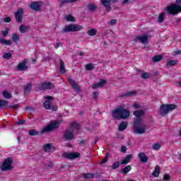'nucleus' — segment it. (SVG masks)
<instances>
[{
    "instance_id": "nucleus-1",
    "label": "nucleus",
    "mask_w": 181,
    "mask_h": 181,
    "mask_svg": "<svg viewBox=\"0 0 181 181\" xmlns=\"http://www.w3.org/2000/svg\"><path fill=\"white\" fill-rule=\"evenodd\" d=\"M134 115L136 117L134 120V129L135 134H138L139 135H142V134H145L146 132V124L142 120L141 117L145 115V112L142 110H135L134 112Z\"/></svg>"
},
{
    "instance_id": "nucleus-2",
    "label": "nucleus",
    "mask_w": 181,
    "mask_h": 181,
    "mask_svg": "<svg viewBox=\"0 0 181 181\" xmlns=\"http://www.w3.org/2000/svg\"><path fill=\"white\" fill-rule=\"evenodd\" d=\"M131 115V112L128 109L124 108L122 105L118 106L112 112V116L115 119H128Z\"/></svg>"
},
{
    "instance_id": "nucleus-3",
    "label": "nucleus",
    "mask_w": 181,
    "mask_h": 181,
    "mask_svg": "<svg viewBox=\"0 0 181 181\" xmlns=\"http://www.w3.org/2000/svg\"><path fill=\"white\" fill-rule=\"evenodd\" d=\"M176 4H173L167 8L169 15H177L181 13V0H176Z\"/></svg>"
},
{
    "instance_id": "nucleus-4",
    "label": "nucleus",
    "mask_w": 181,
    "mask_h": 181,
    "mask_svg": "<svg viewBox=\"0 0 181 181\" xmlns=\"http://www.w3.org/2000/svg\"><path fill=\"white\" fill-rule=\"evenodd\" d=\"M83 29V25H78V24H69L65 25L62 30V33H73L74 32H78Z\"/></svg>"
},
{
    "instance_id": "nucleus-5",
    "label": "nucleus",
    "mask_w": 181,
    "mask_h": 181,
    "mask_svg": "<svg viewBox=\"0 0 181 181\" xmlns=\"http://www.w3.org/2000/svg\"><path fill=\"white\" fill-rule=\"evenodd\" d=\"M176 108H177V105H162L160 107L158 112L162 117H166L168 113L170 112V111H173V110H176Z\"/></svg>"
},
{
    "instance_id": "nucleus-6",
    "label": "nucleus",
    "mask_w": 181,
    "mask_h": 181,
    "mask_svg": "<svg viewBox=\"0 0 181 181\" xmlns=\"http://www.w3.org/2000/svg\"><path fill=\"white\" fill-rule=\"evenodd\" d=\"M60 127V121L55 120L50 122V124L44 127L41 130V134H45V132H52V131H54V129H57Z\"/></svg>"
},
{
    "instance_id": "nucleus-7",
    "label": "nucleus",
    "mask_w": 181,
    "mask_h": 181,
    "mask_svg": "<svg viewBox=\"0 0 181 181\" xmlns=\"http://www.w3.org/2000/svg\"><path fill=\"white\" fill-rule=\"evenodd\" d=\"M12 163H13V160L12 159V158L8 157L6 158L1 166L2 172H8L9 170H12L13 169Z\"/></svg>"
},
{
    "instance_id": "nucleus-8",
    "label": "nucleus",
    "mask_w": 181,
    "mask_h": 181,
    "mask_svg": "<svg viewBox=\"0 0 181 181\" xmlns=\"http://www.w3.org/2000/svg\"><path fill=\"white\" fill-rule=\"evenodd\" d=\"M14 16L17 23H22V21L23 20V8H18Z\"/></svg>"
},
{
    "instance_id": "nucleus-9",
    "label": "nucleus",
    "mask_w": 181,
    "mask_h": 181,
    "mask_svg": "<svg viewBox=\"0 0 181 181\" xmlns=\"http://www.w3.org/2000/svg\"><path fill=\"white\" fill-rule=\"evenodd\" d=\"M148 35L145 34H142L141 35H136L135 37V42H140V43H142L143 45H146L148 43Z\"/></svg>"
},
{
    "instance_id": "nucleus-10",
    "label": "nucleus",
    "mask_w": 181,
    "mask_h": 181,
    "mask_svg": "<svg viewBox=\"0 0 181 181\" xmlns=\"http://www.w3.org/2000/svg\"><path fill=\"white\" fill-rule=\"evenodd\" d=\"M26 63H28V59H23L21 62H20L17 66V71H27L29 68L28 67V66H26Z\"/></svg>"
},
{
    "instance_id": "nucleus-11",
    "label": "nucleus",
    "mask_w": 181,
    "mask_h": 181,
    "mask_svg": "<svg viewBox=\"0 0 181 181\" xmlns=\"http://www.w3.org/2000/svg\"><path fill=\"white\" fill-rule=\"evenodd\" d=\"M46 100L44 102L43 105L46 110H50L52 108V103L50 101H53L54 98L46 95L45 96Z\"/></svg>"
},
{
    "instance_id": "nucleus-12",
    "label": "nucleus",
    "mask_w": 181,
    "mask_h": 181,
    "mask_svg": "<svg viewBox=\"0 0 181 181\" xmlns=\"http://www.w3.org/2000/svg\"><path fill=\"white\" fill-rule=\"evenodd\" d=\"M64 158L66 159H77V158H80L81 156V154L78 152L75 153H66L64 154Z\"/></svg>"
},
{
    "instance_id": "nucleus-13",
    "label": "nucleus",
    "mask_w": 181,
    "mask_h": 181,
    "mask_svg": "<svg viewBox=\"0 0 181 181\" xmlns=\"http://www.w3.org/2000/svg\"><path fill=\"white\" fill-rule=\"evenodd\" d=\"M54 86L52 84L51 82H45L40 84V86L38 87L39 90H50L51 88H53Z\"/></svg>"
},
{
    "instance_id": "nucleus-14",
    "label": "nucleus",
    "mask_w": 181,
    "mask_h": 181,
    "mask_svg": "<svg viewBox=\"0 0 181 181\" xmlns=\"http://www.w3.org/2000/svg\"><path fill=\"white\" fill-rule=\"evenodd\" d=\"M64 138L66 141H71V139H74V138L76 137L74 136V134H73V132H71V131L67 129L64 132Z\"/></svg>"
},
{
    "instance_id": "nucleus-15",
    "label": "nucleus",
    "mask_w": 181,
    "mask_h": 181,
    "mask_svg": "<svg viewBox=\"0 0 181 181\" xmlns=\"http://www.w3.org/2000/svg\"><path fill=\"white\" fill-rule=\"evenodd\" d=\"M30 8L33 9V11H35V12H39L42 7L39 1H33L30 4Z\"/></svg>"
},
{
    "instance_id": "nucleus-16",
    "label": "nucleus",
    "mask_w": 181,
    "mask_h": 181,
    "mask_svg": "<svg viewBox=\"0 0 181 181\" xmlns=\"http://www.w3.org/2000/svg\"><path fill=\"white\" fill-rule=\"evenodd\" d=\"M105 84H107V81L104 79H101L99 81V83L92 85V88L93 90H95V88H99L100 87H103V86H105Z\"/></svg>"
},
{
    "instance_id": "nucleus-17",
    "label": "nucleus",
    "mask_w": 181,
    "mask_h": 181,
    "mask_svg": "<svg viewBox=\"0 0 181 181\" xmlns=\"http://www.w3.org/2000/svg\"><path fill=\"white\" fill-rule=\"evenodd\" d=\"M139 159L141 162V163H146L148 160V156L145 154V153L141 152L139 153Z\"/></svg>"
},
{
    "instance_id": "nucleus-18",
    "label": "nucleus",
    "mask_w": 181,
    "mask_h": 181,
    "mask_svg": "<svg viewBox=\"0 0 181 181\" xmlns=\"http://www.w3.org/2000/svg\"><path fill=\"white\" fill-rule=\"evenodd\" d=\"M102 4L105 8H106V11L110 12L111 11V1L110 0H102Z\"/></svg>"
},
{
    "instance_id": "nucleus-19",
    "label": "nucleus",
    "mask_w": 181,
    "mask_h": 181,
    "mask_svg": "<svg viewBox=\"0 0 181 181\" xmlns=\"http://www.w3.org/2000/svg\"><path fill=\"white\" fill-rule=\"evenodd\" d=\"M29 30H30V25H21L19 28L21 33H27Z\"/></svg>"
},
{
    "instance_id": "nucleus-20",
    "label": "nucleus",
    "mask_w": 181,
    "mask_h": 181,
    "mask_svg": "<svg viewBox=\"0 0 181 181\" xmlns=\"http://www.w3.org/2000/svg\"><path fill=\"white\" fill-rule=\"evenodd\" d=\"M59 73L64 74L66 73V67L64 66V62L63 59H59Z\"/></svg>"
},
{
    "instance_id": "nucleus-21",
    "label": "nucleus",
    "mask_w": 181,
    "mask_h": 181,
    "mask_svg": "<svg viewBox=\"0 0 181 181\" xmlns=\"http://www.w3.org/2000/svg\"><path fill=\"white\" fill-rule=\"evenodd\" d=\"M136 94H138V91H136V90L130 91V92H127V93H124L123 95H122V97L123 98H126L127 97H132L134 95H136Z\"/></svg>"
},
{
    "instance_id": "nucleus-22",
    "label": "nucleus",
    "mask_w": 181,
    "mask_h": 181,
    "mask_svg": "<svg viewBox=\"0 0 181 181\" xmlns=\"http://www.w3.org/2000/svg\"><path fill=\"white\" fill-rule=\"evenodd\" d=\"M128 128V122H122L119 125V131L122 132L125 131Z\"/></svg>"
},
{
    "instance_id": "nucleus-23",
    "label": "nucleus",
    "mask_w": 181,
    "mask_h": 181,
    "mask_svg": "<svg viewBox=\"0 0 181 181\" xmlns=\"http://www.w3.org/2000/svg\"><path fill=\"white\" fill-rule=\"evenodd\" d=\"M132 158V155L128 154L126 158L120 163L121 165H127L129 163L131 159Z\"/></svg>"
},
{
    "instance_id": "nucleus-24",
    "label": "nucleus",
    "mask_w": 181,
    "mask_h": 181,
    "mask_svg": "<svg viewBox=\"0 0 181 181\" xmlns=\"http://www.w3.org/2000/svg\"><path fill=\"white\" fill-rule=\"evenodd\" d=\"M160 173V167L159 165L156 166L155 170L153 173V177H159Z\"/></svg>"
},
{
    "instance_id": "nucleus-25",
    "label": "nucleus",
    "mask_w": 181,
    "mask_h": 181,
    "mask_svg": "<svg viewBox=\"0 0 181 181\" xmlns=\"http://www.w3.org/2000/svg\"><path fill=\"white\" fill-rule=\"evenodd\" d=\"M52 149H54V146L52 145V144H47L44 146L45 152H50Z\"/></svg>"
},
{
    "instance_id": "nucleus-26",
    "label": "nucleus",
    "mask_w": 181,
    "mask_h": 181,
    "mask_svg": "<svg viewBox=\"0 0 181 181\" xmlns=\"http://www.w3.org/2000/svg\"><path fill=\"white\" fill-rule=\"evenodd\" d=\"M76 1L77 0H62L59 4V8H62L64 5H66V4H72Z\"/></svg>"
},
{
    "instance_id": "nucleus-27",
    "label": "nucleus",
    "mask_w": 181,
    "mask_h": 181,
    "mask_svg": "<svg viewBox=\"0 0 181 181\" xmlns=\"http://www.w3.org/2000/svg\"><path fill=\"white\" fill-rule=\"evenodd\" d=\"M131 169H132V167H131V165H127L122 168L121 172L123 173V175H127L131 170Z\"/></svg>"
},
{
    "instance_id": "nucleus-28",
    "label": "nucleus",
    "mask_w": 181,
    "mask_h": 181,
    "mask_svg": "<svg viewBox=\"0 0 181 181\" xmlns=\"http://www.w3.org/2000/svg\"><path fill=\"white\" fill-rule=\"evenodd\" d=\"M0 43L5 45L6 46H11V45H12V41L6 40L4 38H0Z\"/></svg>"
},
{
    "instance_id": "nucleus-29",
    "label": "nucleus",
    "mask_w": 181,
    "mask_h": 181,
    "mask_svg": "<svg viewBox=\"0 0 181 181\" xmlns=\"http://www.w3.org/2000/svg\"><path fill=\"white\" fill-rule=\"evenodd\" d=\"M163 56L159 54V55H156L153 57L152 60L154 63H158L159 62H160L163 59Z\"/></svg>"
},
{
    "instance_id": "nucleus-30",
    "label": "nucleus",
    "mask_w": 181,
    "mask_h": 181,
    "mask_svg": "<svg viewBox=\"0 0 181 181\" xmlns=\"http://www.w3.org/2000/svg\"><path fill=\"white\" fill-rule=\"evenodd\" d=\"M87 9L89 12H94L95 9H97V6L95 4H90L87 6Z\"/></svg>"
},
{
    "instance_id": "nucleus-31",
    "label": "nucleus",
    "mask_w": 181,
    "mask_h": 181,
    "mask_svg": "<svg viewBox=\"0 0 181 181\" xmlns=\"http://www.w3.org/2000/svg\"><path fill=\"white\" fill-rule=\"evenodd\" d=\"M177 63H178L177 59L170 60L167 62V66H176Z\"/></svg>"
},
{
    "instance_id": "nucleus-32",
    "label": "nucleus",
    "mask_w": 181,
    "mask_h": 181,
    "mask_svg": "<svg viewBox=\"0 0 181 181\" xmlns=\"http://www.w3.org/2000/svg\"><path fill=\"white\" fill-rule=\"evenodd\" d=\"M30 90H32V85L30 83H28L25 88L24 95H26L30 91Z\"/></svg>"
},
{
    "instance_id": "nucleus-33",
    "label": "nucleus",
    "mask_w": 181,
    "mask_h": 181,
    "mask_svg": "<svg viewBox=\"0 0 181 181\" xmlns=\"http://www.w3.org/2000/svg\"><path fill=\"white\" fill-rule=\"evenodd\" d=\"M71 87L75 91H76V93H81V88H80L78 84L75 83Z\"/></svg>"
},
{
    "instance_id": "nucleus-34",
    "label": "nucleus",
    "mask_w": 181,
    "mask_h": 181,
    "mask_svg": "<svg viewBox=\"0 0 181 181\" xmlns=\"http://www.w3.org/2000/svg\"><path fill=\"white\" fill-rule=\"evenodd\" d=\"M3 59H6V60H9L12 59V53L6 52L3 54Z\"/></svg>"
},
{
    "instance_id": "nucleus-35",
    "label": "nucleus",
    "mask_w": 181,
    "mask_h": 181,
    "mask_svg": "<svg viewBox=\"0 0 181 181\" xmlns=\"http://www.w3.org/2000/svg\"><path fill=\"white\" fill-rule=\"evenodd\" d=\"M165 21V13H161L158 16V22L162 23Z\"/></svg>"
},
{
    "instance_id": "nucleus-36",
    "label": "nucleus",
    "mask_w": 181,
    "mask_h": 181,
    "mask_svg": "<svg viewBox=\"0 0 181 181\" xmlns=\"http://www.w3.org/2000/svg\"><path fill=\"white\" fill-rule=\"evenodd\" d=\"M70 126L75 129H80V124L76 122H72L70 123Z\"/></svg>"
},
{
    "instance_id": "nucleus-37",
    "label": "nucleus",
    "mask_w": 181,
    "mask_h": 181,
    "mask_svg": "<svg viewBox=\"0 0 181 181\" xmlns=\"http://www.w3.org/2000/svg\"><path fill=\"white\" fill-rule=\"evenodd\" d=\"M82 176L83 178H85L86 180L87 179H91V177H94V174H91V173H83Z\"/></svg>"
},
{
    "instance_id": "nucleus-38",
    "label": "nucleus",
    "mask_w": 181,
    "mask_h": 181,
    "mask_svg": "<svg viewBox=\"0 0 181 181\" xmlns=\"http://www.w3.org/2000/svg\"><path fill=\"white\" fill-rule=\"evenodd\" d=\"M29 135L30 136H36L39 135V132L36 131V129H31L29 131Z\"/></svg>"
},
{
    "instance_id": "nucleus-39",
    "label": "nucleus",
    "mask_w": 181,
    "mask_h": 181,
    "mask_svg": "<svg viewBox=\"0 0 181 181\" xmlns=\"http://www.w3.org/2000/svg\"><path fill=\"white\" fill-rule=\"evenodd\" d=\"M89 36H95L97 35V30L94 28H92L88 31Z\"/></svg>"
},
{
    "instance_id": "nucleus-40",
    "label": "nucleus",
    "mask_w": 181,
    "mask_h": 181,
    "mask_svg": "<svg viewBox=\"0 0 181 181\" xmlns=\"http://www.w3.org/2000/svg\"><path fill=\"white\" fill-rule=\"evenodd\" d=\"M161 146L162 145L160 144V143H156L153 145V151H159Z\"/></svg>"
},
{
    "instance_id": "nucleus-41",
    "label": "nucleus",
    "mask_w": 181,
    "mask_h": 181,
    "mask_svg": "<svg viewBox=\"0 0 181 181\" xmlns=\"http://www.w3.org/2000/svg\"><path fill=\"white\" fill-rule=\"evenodd\" d=\"M66 19L68 22H76V18L70 14L66 16Z\"/></svg>"
},
{
    "instance_id": "nucleus-42",
    "label": "nucleus",
    "mask_w": 181,
    "mask_h": 181,
    "mask_svg": "<svg viewBox=\"0 0 181 181\" xmlns=\"http://www.w3.org/2000/svg\"><path fill=\"white\" fill-rule=\"evenodd\" d=\"M109 156H110L108 154H106L105 156L104 159L100 163V166H103V165H105V163H107V162H108V157Z\"/></svg>"
},
{
    "instance_id": "nucleus-43",
    "label": "nucleus",
    "mask_w": 181,
    "mask_h": 181,
    "mask_svg": "<svg viewBox=\"0 0 181 181\" xmlns=\"http://www.w3.org/2000/svg\"><path fill=\"white\" fill-rule=\"evenodd\" d=\"M6 105H8V101L0 99V108H4Z\"/></svg>"
},
{
    "instance_id": "nucleus-44",
    "label": "nucleus",
    "mask_w": 181,
    "mask_h": 181,
    "mask_svg": "<svg viewBox=\"0 0 181 181\" xmlns=\"http://www.w3.org/2000/svg\"><path fill=\"white\" fill-rule=\"evenodd\" d=\"M3 96L4 97V98H7L8 100L12 98V95L6 91L3 92Z\"/></svg>"
},
{
    "instance_id": "nucleus-45",
    "label": "nucleus",
    "mask_w": 181,
    "mask_h": 181,
    "mask_svg": "<svg viewBox=\"0 0 181 181\" xmlns=\"http://www.w3.org/2000/svg\"><path fill=\"white\" fill-rule=\"evenodd\" d=\"M13 42H19V35L16 33L12 35Z\"/></svg>"
},
{
    "instance_id": "nucleus-46",
    "label": "nucleus",
    "mask_w": 181,
    "mask_h": 181,
    "mask_svg": "<svg viewBox=\"0 0 181 181\" xmlns=\"http://www.w3.org/2000/svg\"><path fill=\"white\" fill-rule=\"evenodd\" d=\"M119 161H116L112 165V169L115 170L119 168Z\"/></svg>"
},
{
    "instance_id": "nucleus-47",
    "label": "nucleus",
    "mask_w": 181,
    "mask_h": 181,
    "mask_svg": "<svg viewBox=\"0 0 181 181\" xmlns=\"http://www.w3.org/2000/svg\"><path fill=\"white\" fill-rule=\"evenodd\" d=\"M86 69L88 70V71L91 70H94V65H93V64H88L86 66Z\"/></svg>"
},
{
    "instance_id": "nucleus-48",
    "label": "nucleus",
    "mask_w": 181,
    "mask_h": 181,
    "mask_svg": "<svg viewBox=\"0 0 181 181\" xmlns=\"http://www.w3.org/2000/svg\"><path fill=\"white\" fill-rule=\"evenodd\" d=\"M1 33L4 37H6L8 33H9V28H6L4 31H1Z\"/></svg>"
},
{
    "instance_id": "nucleus-49",
    "label": "nucleus",
    "mask_w": 181,
    "mask_h": 181,
    "mask_svg": "<svg viewBox=\"0 0 181 181\" xmlns=\"http://www.w3.org/2000/svg\"><path fill=\"white\" fill-rule=\"evenodd\" d=\"M141 77L144 80H147V78H149V74L148 72H145L141 74Z\"/></svg>"
},
{
    "instance_id": "nucleus-50",
    "label": "nucleus",
    "mask_w": 181,
    "mask_h": 181,
    "mask_svg": "<svg viewBox=\"0 0 181 181\" xmlns=\"http://www.w3.org/2000/svg\"><path fill=\"white\" fill-rule=\"evenodd\" d=\"M93 100L95 101V100L98 98V92L94 91L93 93Z\"/></svg>"
},
{
    "instance_id": "nucleus-51",
    "label": "nucleus",
    "mask_w": 181,
    "mask_h": 181,
    "mask_svg": "<svg viewBox=\"0 0 181 181\" xmlns=\"http://www.w3.org/2000/svg\"><path fill=\"white\" fill-rule=\"evenodd\" d=\"M11 21H12V19L11 18V17H5L4 18V22L5 23H9V22H11Z\"/></svg>"
},
{
    "instance_id": "nucleus-52",
    "label": "nucleus",
    "mask_w": 181,
    "mask_h": 181,
    "mask_svg": "<svg viewBox=\"0 0 181 181\" xmlns=\"http://www.w3.org/2000/svg\"><path fill=\"white\" fill-rule=\"evenodd\" d=\"M163 180L169 181L170 180V177L169 176V174H165L163 176Z\"/></svg>"
},
{
    "instance_id": "nucleus-53",
    "label": "nucleus",
    "mask_w": 181,
    "mask_h": 181,
    "mask_svg": "<svg viewBox=\"0 0 181 181\" xmlns=\"http://www.w3.org/2000/svg\"><path fill=\"white\" fill-rule=\"evenodd\" d=\"M110 25H111V26H114V25H117V20L115 19H112L110 21Z\"/></svg>"
},
{
    "instance_id": "nucleus-54",
    "label": "nucleus",
    "mask_w": 181,
    "mask_h": 181,
    "mask_svg": "<svg viewBox=\"0 0 181 181\" xmlns=\"http://www.w3.org/2000/svg\"><path fill=\"white\" fill-rule=\"evenodd\" d=\"M26 122V120L25 119H22V120H19L18 122H17V125H23V124H25Z\"/></svg>"
},
{
    "instance_id": "nucleus-55",
    "label": "nucleus",
    "mask_w": 181,
    "mask_h": 181,
    "mask_svg": "<svg viewBox=\"0 0 181 181\" xmlns=\"http://www.w3.org/2000/svg\"><path fill=\"white\" fill-rule=\"evenodd\" d=\"M63 47V43L62 42H58L54 46L55 49H59V47Z\"/></svg>"
},
{
    "instance_id": "nucleus-56",
    "label": "nucleus",
    "mask_w": 181,
    "mask_h": 181,
    "mask_svg": "<svg viewBox=\"0 0 181 181\" xmlns=\"http://www.w3.org/2000/svg\"><path fill=\"white\" fill-rule=\"evenodd\" d=\"M173 56H177V54H181V50H176L173 52Z\"/></svg>"
},
{
    "instance_id": "nucleus-57",
    "label": "nucleus",
    "mask_w": 181,
    "mask_h": 181,
    "mask_svg": "<svg viewBox=\"0 0 181 181\" xmlns=\"http://www.w3.org/2000/svg\"><path fill=\"white\" fill-rule=\"evenodd\" d=\"M68 81H69V83H70V84L71 85V86H72L74 84H76V82H75L74 80H73L71 78H68Z\"/></svg>"
},
{
    "instance_id": "nucleus-58",
    "label": "nucleus",
    "mask_w": 181,
    "mask_h": 181,
    "mask_svg": "<svg viewBox=\"0 0 181 181\" xmlns=\"http://www.w3.org/2000/svg\"><path fill=\"white\" fill-rule=\"evenodd\" d=\"M10 108H14L15 110H18L19 109V105H12L9 106Z\"/></svg>"
},
{
    "instance_id": "nucleus-59",
    "label": "nucleus",
    "mask_w": 181,
    "mask_h": 181,
    "mask_svg": "<svg viewBox=\"0 0 181 181\" xmlns=\"http://www.w3.org/2000/svg\"><path fill=\"white\" fill-rule=\"evenodd\" d=\"M86 143H87V141H86V140H81L79 141V145H86Z\"/></svg>"
},
{
    "instance_id": "nucleus-60",
    "label": "nucleus",
    "mask_w": 181,
    "mask_h": 181,
    "mask_svg": "<svg viewBox=\"0 0 181 181\" xmlns=\"http://www.w3.org/2000/svg\"><path fill=\"white\" fill-rule=\"evenodd\" d=\"M45 62H50L52 60V57L47 56L45 58Z\"/></svg>"
},
{
    "instance_id": "nucleus-61",
    "label": "nucleus",
    "mask_w": 181,
    "mask_h": 181,
    "mask_svg": "<svg viewBox=\"0 0 181 181\" xmlns=\"http://www.w3.org/2000/svg\"><path fill=\"white\" fill-rule=\"evenodd\" d=\"M122 152L125 153L127 152V147L125 146H122Z\"/></svg>"
},
{
    "instance_id": "nucleus-62",
    "label": "nucleus",
    "mask_w": 181,
    "mask_h": 181,
    "mask_svg": "<svg viewBox=\"0 0 181 181\" xmlns=\"http://www.w3.org/2000/svg\"><path fill=\"white\" fill-rule=\"evenodd\" d=\"M52 111H57V109H58V107L57 105H54V106H52L51 107Z\"/></svg>"
},
{
    "instance_id": "nucleus-63",
    "label": "nucleus",
    "mask_w": 181,
    "mask_h": 181,
    "mask_svg": "<svg viewBox=\"0 0 181 181\" xmlns=\"http://www.w3.org/2000/svg\"><path fill=\"white\" fill-rule=\"evenodd\" d=\"M134 107L136 108V109H138V108H139V105H138L136 103H134Z\"/></svg>"
},
{
    "instance_id": "nucleus-64",
    "label": "nucleus",
    "mask_w": 181,
    "mask_h": 181,
    "mask_svg": "<svg viewBox=\"0 0 181 181\" xmlns=\"http://www.w3.org/2000/svg\"><path fill=\"white\" fill-rule=\"evenodd\" d=\"M177 87H181V81L177 82Z\"/></svg>"
}]
</instances>
